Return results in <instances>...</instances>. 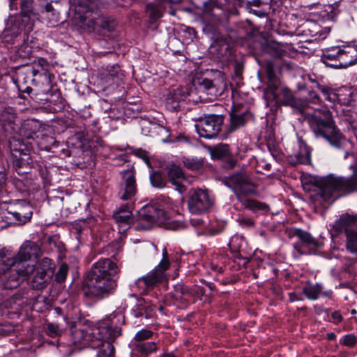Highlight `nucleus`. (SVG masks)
Segmentation results:
<instances>
[{
  "label": "nucleus",
  "instance_id": "1",
  "mask_svg": "<svg viewBox=\"0 0 357 357\" xmlns=\"http://www.w3.org/2000/svg\"><path fill=\"white\" fill-rule=\"evenodd\" d=\"M123 318L121 314H111L96 325L85 324L72 331L74 344L79 347L98 349L97 357H114L112 342L121 335V328L117 325Z\"/></svg>",
  "mask_w": 357,
  "mask_h": 357
},
{
  "label": "nucleus",
  "instance_id": "2",
  "mask_svg": "<svg viewBox=\"0 0 357 357\" xmlns=\"http://www.w3.org/2000/svg\"><path fill=\"white\" fill-rule=\"evenodd\" d=\"M118 272V266L109 258L94 263L84 277L82 286L84 296L103 298L113 294L117 286L114 276Z\"/></svg>",
  "mask_w": 357,
  "mask_h": 357
},
{
  "label": "nucleus",
  "instance_id": "3",
  "mask_svg": "<svg viewBox=\"0 0 357 357\" xmlns=\"http://www.w3.org/2000/svg\"><path fill=\"white\" fill-rule=\"evenodd\" d=\"M350 169L353 173L349 177L330 175L316 180L317 190L311 195L315 205L325 207L324 202L357 190V165H351Z\"/></svg>",
  "mask_w": 357,
  "mask_h": 357
},
{
  "label": "nucleus",
  "instance_id": "4",
  "mask_svg": "<svg viewBox=\"0 0 357 357\" xmlns=\"http://www.w3.org/2000/svg\"><path fill=\"white\" fill-rule=\"evenodd\" d=\"M225 184L231 189L238 201L245 208L254 213L268 211V206L256 199L249 198L257 193V187L250 176L244 172H234L226 176Z\"/></svg>",
  "mask_w": 357,
  "mask_h": 357
},
{
  "label": "nucleus",
  "instance_id": "5",
  "mask_svg": "<svg viewBox=\"0 0 357 357\" xmlns=\"http://www.w3.org/2000/svg\"><path fill=\"white\" fill-rule=\"evenodd\" d=\"M307 121L317 137L324 138L335 147L340 146L342 135L328 109H316L313 114L308 116Z\"/></svg>",
  "mask_w": 357,
  "mask_h": 357
},
{
  "label": "nucleus",
  "instance_id": "6",
  "mask_svg": "<svg viewBox=\"0 0 357 357\" xmlns=\"http://www.w3.org/2000/svg\"><path fill=\"white\" fill-rule=\"evenodd\" d=\"M11 10H20L16 20L23 24L26 31L33 29L34 22L44 13L43 0H10Z\"/></svg>",
  "mask_w": 357,
  "mask_h": 357
},
{
  "label": "nucleus",
  "instance_id": "7",
  "mask_svg": "<svg viewBox=\"0 0 357 357\" xmlns=\"http://www.w3.org/2000/svg\"><path fill=\"white\" fill-rule=\"evenodd\" d=\"M50 66L46 60L40 59L38 62L35 63L31 70L33 76L32 82L38 86H43L44 89L38 91L36 98L40 101H47L52 88V77L53 75L50 72Z\"/></svg>",
  "mask_w": 357,
  "mask_h": 357
},
{
  "label": "nucleus",
  "instance_id": "8",
  "mask_svg": "<svg viewBox=\"0 0 357 357\" xmlns=\"http://www.w3.org/2000/svg\"><path fill=\"white\" fill-rule=\"evenodd\" d=\"M169 255L167 250L164 248L162 250V259L154 270L138 278L136 285L142 293H146L161 283L165 278V271L169 266Z\"/></svg>",
  "mask_w": 357,
  "mask_h": 357
},
{
  "label": "nucleus",
  "instance_id": "9",
  "mask_svg": "<svg viewBox=\"0 0 357 357\" xmlns=\"http://www.w3.org/2000/svg\"><path fill=\"white\" fill-rule=\"evenodd\" d=\"M40 251V247L34 242L27 241L22 244L16 256H14L17 266V271L25 273H32L35 269V262Z\"/></svg>",
  "mask_w": 357,
  "mask_h": 357
},
{
  "label": "nucleus",
  "instance_id": "10",
  "mask_svg": "<svg viewBox=\"0 0 357 357\" xmlns=\"http://www.w3.org/2000/svg\"><path fill=\"white\" fill-rule=\"evenodd\" d=\"M121 181L119 186L118 195L122 200L132 201L137 192L135 169L133 166L120 172Z\"/></svg>",
  "mask_w": 357,
  "mask_h": 357
},
{
  "label": "nucleus",
  "instance_id": "11",
  "mask_svg": "<svg viewBox=\"0 0 357 357\" xmlns=\"http://www.w3.org/2000/svg\"><path fill=\"white\" fill-rule=\"evenodd\" d=\"M224 118L220 115H208L201 118L195 124V129L201 137H215L221 130Z\"/></svg>",
  "mask_w": 357,
  "mask_h": 357
},
{
  "label": "nucleus",
  "instance_id": "12",
  "mask_svg": "<svg viewBox=\"0 0 357 357\" xmlns=\"http://www.w3.org/2000/svg\"><path fill=\"white\" fill-rule=\"evenodd\" d=\"M214 199L207 190H195L188 199V209L191 213L202 214L213 205Z\"/></svg>",
  "mask_w": 357,
  "mask_h": 357
},
{
  "label": "nucleus",
  "instance_id": "13",
  "mask_svg": "<svg viewBox=\"0 0 357 357\" xmlns=\"http://www.w3.org/2000/svg\"><path fill=\"white\" fill-rule=\"evenodd\" d=\"M291 236L297 237L298 242L294 243V248L299 255H310L314 253L320 247V243L309 232L301 229H294L290 231Z\"/></svg>",
  "mask_w": 357,
  "mask_h": 357
},
{
  "label": "nucleus",
  "instance_id": "14",
  "mask_svg": "<svg viewBox=\"0 0 357 357\" xmlns=\"http://www.w3.org/2000/svg\"><path fill=\"white\" fill-rule=\"evenodd\" d=\"M278 106L284 105L291 107L294 110L303 113L307 107V102L303 98H297L289 89L282 88L277 97L274 99Z\"/></svg>",
  "mask_w": 357,
  "mask_h": 357
},
{
  "label": "nucleus",
  "instance_id": "15",
  "mask_svg": "<svg viewBox=\"0 0 357 357\" xmlns=\"http://www.w3.org/2000/svg\"><path fill=\"white\" fill-rule=\"evenodd\" d=\"M348 54L342 49L335 47L324 54L321 60L323 63L333 68H345L353 64L348 60Z\"/></svg>",
  "mask_w": 357,
  "mask_h": 357
},
{
  "label": "nucleus",
  "instance_id": "16",
  "mask_svg": "<svg viewBox=\"0 0 357 357\" xmlns=\"http://www.w3.org/2000/svg\"><path fill=\"white\" fill-rule=\"evenodd\" d=\"M192 91H190L186 86H178L171 89L166 96V107L173 111L179 107L181 102L194 100V99L192 98Z\"/></svg>",
  "mask_w": 357,
  "mask_h": 357
},
{
  "label": "nucleus",
  "instance_id": "17",
  "mask_svg": "<svg viewBox=\"0 0 357 357\" xmlns=\"http://www.w3.org/2000/svg\"><path fill=\"white\" fill-rule=\"evenodd\" d=\"M165 218V213L162 209L154 205H149L142 207L139 211V222L143 225L144 229H149L154 223H160Z\"/></svg>",
  "mask_w": 357,
  "mask_h": 357
},
{
  "label": "nucleus",
  "instance_id": "18",
  "mask_svg": "<svg viewBox=\"0 0 357 357\" xmlns=\"http://www.w3.org/2000/svg\"><path fill=\"white\" fill-rule=\"evenodd\" d=\"M32 213L31 207L29 204L19 203L10 208L7 212H1L0 221L4 220V218L11 219L10 217L6 215L8 214L15 220L16 224L23 225L30 220Z\"/></svg>",
  "mask_w": 357,
  "mask_h": 357
},
{
  "label": "nucleus",
  "instance_id": "19",
  "mask_svg": "<svg viewBox=\"0 0 357 357\" xmlns=\"http://www.w3.org/2000/svg\"><path fill=\"white\" fill-rule=\"evenodd\" d=\"M17 266L15 264L0 276V281L4 289H13L17 288L22 280L21 278L31 274L17 271Z\"/></svg>",
  "mask_w": 357,
  "mask_h": 357
},
{
  "label": "nucleus",
  "instance_id": "20",
  "mask_svg": "<svg viewBox=\"0 0 357 357\" xmlns=\"http://www.w3.org/2000/svg\"><path fill=\"white\" fill-rule=\"evenodd\" d=\"M157 308V306L151 301L139 298L132 311L135 317L150 318L155 314Z\"/></svg>",
  "mask_w": 357,
  "mask_h": 357
},
{
  "label": "nucleus",
  "instance_id": "21",
  "mask_svg": "<svg viewBox=\"0 0 357 357\" xmlns=\"http://www.w3.org/2000/svg\"><path fill=\"white\" fill-rule=\"evenodd\" d=\"M23 31L26 34L30 31H26L23 24L15 19L11 26L6 28L3 32V40L7 43H15L17 38L21 37Z\"/></svg>",
  "mask_w": 357,
  "mask_h": 357
},
{
  "label": "nucleus",
  "instance_id": "22",
  "mask_svg": "<svg viewBox=\"0 0 357 357\" xmlns=\"http://www.w3.org/2000/svg\"><path fill=\"white\" fill-rule=\"evenodd\" d=\"M303 294L309 300H317L319 296L331 298L333 292L331 290L323 291V287L319 283L312 284L307 282L303 287Z\"/></svg>",
  "mask_w": 357,
  "mask_h": 357
},
{
  "label": "nucleus",
  "instance_id": "23",
  "mask_svg": "<svg viewBox=\"0 0 357 357\" xmlns=\"http://www.w3.org/2000/svg\"><path fill=\"white\" fill-rule=\"evenodd\" d=\"M167 176L169 181L176 187V190L183 193L185 191V188L183 184L185 180L184 174L182 169L176 165H170L167 167Z\"/></svg>",
  "mask_w": 357,
  "mask_h": 357
},
{
  "label": "nucleus",
  "instance_id": "24",
  "mask_svg": "<svg viewBox=\"0 0 357 357\" xmlns=\"http://www.w3.org/2000/svg\"><path fill=\"white\" fill-rule=\"evenodd\" d=\"M192 296V292L190 289L183 285L178 284L175 287L174 292L172 294L174 304L178 307L184 308L189 304V299Z\"/></svg>",
  "mask_w": 357,
  "mask_h": 357
},
{
  "label": "nucleus",
  "instance_id": "25",
  "mask_svg": "<svg viewBox=\"0 0 357 357\" xmlns=\"http://www.w3.org/2000/svg\"><path fill=\"white\" fill-rule=\"evenodd\" d=\"M123 74L119 66H112L101 73L102 84L106 86L118 85L122 79Z\"/></svg>",
  "mask_w": 357,
  "mask_h": 357
},
{
  "label": "nucleus",
  "instance_id": "26",
  "mask_svg": "<svg viewBox=\"0 0 357 357\" xmlns=\"http://www.w3.org/2000/svg\"><path fill=\"white\" fill-rule=\"evenodd\" d=\"M157 344L154 342H139L134 344L132 355L146 357L157 351Z\"/></svg>",
  "mask_w": 357,
  "mask_h": 357
},
{
  "label": "nucleus",
  "instance_id": "27",
  "mask_svg": "<svg viewBox=\"0 0 357 357\" xmlns=\"http://www.w3.org/2000/svg\"><path fill=\"white\" fill-rule=\"evenodd\" d=\"M113 217L119 227L120 232H125L133 222L131 211L128 209L117 211L114 213Z\"/></svg>",
  "mask_w": 357,
  "mask_h": 357
},
{
  "label": "nucleus",
  "instance_id": "28",
  "mask_svg": "<svg viewBox=\"0 0 357 357\" xmlns=\"http://www.w3.org/2000/svg\"><path fill=\"white\" fill-rule=\"evenodd\" d=\"M211 50L220 61L224 63L229 60V57L231 54V50L228 43L220 41L216 42L211 47Z\"/></svg>",
  "mask_w": 357,
  "mask_h": 357
},
{
  "label": "nucleus",
  "instance_id": "29",
  "mask_svg": "<svg viewBox=\"0 0 357 357\" xmlns=\"http://www.w3.org/2000/svg\"><path fill=\"white\" fill-rule=\"evenodd\" d=\"M166 3L167 0H159L156 3H150L146 6V12L152 22H155L162 17Z\"/></svg>",
  "mask_w": 357,
  "mask_h": 357
},
{
  "label": "nucleus",
  "instance_id": "30",
  "mask_svg": "<svg viewBox=\"0 0 357 357\" xmlns=\"http://www.w3.org/2000/svg\"><path fill=\"white\" fill-rule=\"evenodd\" d=\"M33 272L34 275L31 281L32 287L38 290L43 289L49 284L52 276L36 269H34Z\"/></svg>",
  "mask_w": 357,
  "mask_h": 357
},
{
  "label": "nucleus",
  "instance_id": "31",
  "mask_svg": "<svg viewBox=\"0 0 357 357\" xmlns=\"http://www.w3.org/2000/svg\"><path fill=\"white\" fill-rule=\"evenodd\" d=\"M357 225V218L354 216L347 215L342 216L339 220H336L334 223V229L337 232L345 231L347 234V229H352L353 227Z\"/></svg>",
  "mask_w": 357,
  "mask_h": 357
},
{
  "label": "nucleus",
  "instance_id": "32",
  "mask_svg": "<svg viewBox=\"0 0 357 357\" xmlns=\"http://www.w3.org/2000/svg\"><path fill=\"white\" fill-rule=\"evenodd\" d=\"M13 163L19 174L24 173L25 171H22V169L30 168L31 164L32 163L29 153H24L19 157L13 158Z\"/></svg>",
  "mask_w": 357,
  "mask_h": 357
},
{
  "label": "nucleus",
  "instance_id": "33",
  "mask_svg": "<svg viewBox=\"0 0 357 357\" xmlns=\"http://www.w3.org/2000/svg\"><path fill=\"white\" fill-rule=\"evenodd\" d=\"M94 26L104 32H112L116 26V22L112 17H100L95 20Z\"/></svg>",
  "mask_w": 357,
  "mask_h": 357
},
{
  "label": "nucleus",
  "instance_id": "34",
  "mask_svg": "<svg viewBox=\"0 0 357 357\" xmlns=\"http://www.w3.org/2000/svg\"><path fill=\"white\" fill-rule=\"evenodd\" d=\"M35 269L53 276L55 264L52 259L48 257H43L35 263Z\"/></svg>",
  "mask_w": 357,
  "mask_h": 357
},
{
  "label": "nucleus",
  "instance_id": "35",
  "mask_svg": "<svg viewBox=\"0 0 357 357\" xmlns=\"http://www.w3.org/2000/svg\"><path fill=\"white\" fill-rule=\"evenodd\" d=\"M16 264L14 256L0 250V276Z\"/></svg>",
  "mask_w": 357,
  "mask_h": 357
},
{
  "label": "nucleus",
  "instance_id": "36",
  "mask_svg": "<svg viewBox=\"0 0 357 357\" xmlns=\"http://www.w3.org/2000/svg\"><path fill=\"white\" fill-rule=\"evenodd\" d=\"M10 149L12 157H19L24 153H29L26 145L20 139L13 138L10 141Z\"/></svg>",
  "mask_w": 357,
  "mask_h": 357
},
{
  "label": "nucleus",
  "instance_id": "37",
  "mask_svg": "<svg viewBox=\"0 0 357 357\" xmlns=\"http://www.w3.org/2000/svg\"><path fill=\"white\" fill-rule=\"evenodd\" d=\"M248 114L246 112L242 113H231L230 114V131L233 132L239 128L243 126L246 121Z\"/></svg>",
  "mask_w": 357,
  "mask_h": 357
},
{
  "label": "nucleus",
  "instance_id": "38",
  "mask_svg": "<svg viewBox=\"0 0 357 357\" xmlns=\"http://www.w3.org/2000/svg\"><path fill=\"white\" fill-rule=\"evenodd\" d=\"M311 151L307 144L303 142L301 143L300 151L296 155V162L299 164L306 165L310 162Z\"/></svg>",
  "mask_w": 357,
  "mask_h": 357
},
{
  "label": "nucleus",
  "instance_id": "39",
  "mask_svg": "<svg viewBox=\"0 0 357 357\" xmlns=\"http://www.w3.org/2000/svg\"><path fill=\"white\" fill-rule=\"evenodd\" d=\"M346 237L347 249L353 254H357V231L347 229Z\"/></svg>",
  "mask_w": 357,
  "mask_h": 357
},
{
  "label": "nucleus",
  "instance_id": "40",
  "mask_svg": "<svg viewBox=\"0 0 357 357\" xmlns=\"http://www.w3.org/2000/svg\"><path fill=\"white\" fill-rule=\"evenodd\" d=\"M26 34L23 35V44L21 45L16 50V56L22 59H29L33 53V47L28 41V38L25 39Z\"/></svg>",
  "mask_w": 357,
  "mask_h": 357
},
{
  "label": "nucleus",
  "instance_id": "41",
  "mask_svg": "<svg viewBox=\"0 0 357 357\" xmlns=\"http://www.w3.org/2000/svg\"><path fill=\"white\" fill-rule=\"evenodd\" d=\"M314 88L319 90L327 100L332 102L337 100V95L332 88L326 85H322L318 82H316Z\"/></svg>",
  "mask_w": 357,
  "mask_h": 357
},
{
  "label": "nucleus",
  "instance_id": "42",
  "mask_svg": "<svg viewBox=\"0 0 357 357\" xmlns=\"http://www.w3.org/2000/svg\"><path fill=\"white\" fill-rule=\"evenodd\" d=\"M44 1V12L47 15V17L49 18L51 26H55L59 22V13L54 9L51 3Z\"/></svg>",
  "mask_w": 357,
  "mask_h": 357
},
{
  "label": "nucleus",
  "instance_id": "43",
  "mask_svg": "<svg viewBox=\"0 0 357 357\" xmlns=\"http://www.w3.org/2000/svg\"><path fill=\"white\" fill-rule=\"evenodd\" d=\"M184 166L190 170H199L204 165V158H185L183 160Z\"/></svg>",
  "mask_w": 357,
  "mask_h": 357
},
{
  "label": "nucleus",
  "instance_id": "44",
  "mask_svg": "<svg viewBox=\"0 0 357 357\" xmlns=\"http://www.w3.org/2000/svg\"><path fill=\"white\" fill-rule=\"evenodd\" d=\"M199 85L200 89L206 91L208 94L211 96L217 95V88L211 79L206 78L202 79L199 82Z\"/></svg>",
  "mask_w": 357,
  "mask_h": 357
},
{
  "label": "nucleus",
  "instance_id": "45",
  "mask_svg": "<svg viewBox=\"0 0 357 357\" xmlns=\"http://www.w3.org/2000/svg\"><path fill=\"white\" fill-rule=\"evenodd\" d=\"M16 114L15 109L12 107L5 108L0 112V121L8 124L13 123L15 121Z\"/></svg>",
  "mask_w": 357,
  "mask_h": 357
},
{
  "label": "nucleus",
  "instance_id": "46",
  "mask_svg": "<svg viewBox=\"0 0 357 357\" xmlns=\"http://www.w3.org/2000/svg\"><path fill=\"white\" fill-rule=\"evenodd\" d=\"M150 181L153 186L162 188L165 186V180L162 174L158 172H153L150 175Z\"/></svg>",
  "mask_w": 357,
  "mask_h": 357
},
{
  "label": "nucleus",
  "instance_id": "47",
  "mask_svg": "<svg viewBox=\"0 0 357 357\" xmlns=\"http://www.w3.org/2000/svg\"><path fill=\"white\" fill-rule=\"evenodd\" d=\"M62 333L63 329L58 324L49 323L47 324L46 333L47 335L54 337L61 335Z\"/></svg>",
  "mask_w": 357,
  "mask_h": 357
},
{
  "label": "nucleus",
  "instance_id": "48",
  "mask_svg": "<svg viewBox=\"0 0 357 357\" xmlns=\"http://www.w3.org/2000/svg\"><path fill=\"white\" fill-rule=\"evenodd\" d=\"M68 273V266L66 263H63L59 267L58 271L55 274V280L59 282L65 281Z\"/></svg>",
  "mask_w": 357,
  "mask_h": 357
},
{
  "label": "nucleus",
  "instance_id": "49",
  "mask_svg": "<svg viewBox=\"0 0 357 357\" xmlns=\"http://www.w3.org/2000/svg\"><path fill=\"white\" fill-rule=\"evenodd\" d=\"M153 333L147 329H142L139 331L135 335L134 340L135 342H145L146 340L151 338Z\"/></svg>",
  "mask_w": 357,
  "mask_h": 357
},
{
  "label": "nucleus",
  "instance_id": "50",
  "mask_svg": "<svg viewBox=\"0 0 357 357\" xmlns=\"http://www.w3.org/2000/svg\"><path fill=\"white\" fill-rule=\"evenodd\" d=\"M213 154L215 156L219 158H222L229 155V148L227 144H223L220 146H218L214 149Z\"/></svg>",
  "mask_w": 357,
  "mask_h": 357
},
{
  "label": "nucleus",
  "instance_id": "51",
  "mask_svg": "<svg viewBox=\"0 0 357 357\" xmlns=\"http://www.w3.org/2000/svg\"><path fill=\"white\" fill-rule=\"evenodd\" d=\"M86 227V223L84 221L75 222L72 226L71 232L75 234L76 238L79 239V236Z\"/></svg>",
  "mask_w": 357,
  "mask_h": 357
},
{
  "label": "nucleus",
  "instance_id": "52",
  "mask_svg": "<svg viewBox=\"0 0 357 357\" xmlns=\"http://www.w3.org/2000/svg\"><path fill=\"white\" fill-rule=\"evenodd\" d=\"M341 343L347 347H354L357 343V337L354 334L345 335L343 337Z\"/></svg>",
  "mask_w": 357,
  "mask_h": 357
},
{
  "label": "nucleus",
  "instance_id": "53",
  "mask_svg": "<svg viewBox=\"0 0 357 357\" xmlns=\"http://www.w3.org/2000/svg\"><path fill=\"white\" fill-rule=\"evenodd\" d=\"M236 221L243 228H250L255 225V222L252 219L245 216H239Z\"/></svg>",
  "mask_w": 357,
  "mask_h": 357
},
{
  "label": "nucleus",
  "instance_id": "54",
  "mask_svg": "<svg viewBox=\"0 0 357 357\" xmlns=\"http://www.w3.org/2000/svg\"><path fill=\"white\" fill-rule=\"evenodd\" d=\"M305 100L307 104L309 102L313 104H319L321 102V98L313 89L308 91L307 98Z\"/></svg>",
  "mask_w": 357,
  "mask_h": 357
},
{
  "label": "nucleus",
  "instance_id": "55",
  "mask_svg": "<svg viewBox=\"0 0 357 357\" xmlns=\"http://www.w3.org/2000/svg\"><path fill=\"white\" fill-rule=\"evenodd\" d=\"M278 89V82L277 81H268L267 91L273 96V100L278 95L277 92Z\"/></svg>",
  "mask_w": 357,
  "mask_h": 357
},
{
  "label": "nucleus",
  "instance_id": "56",
  "mask_svg": "<svg viewBox=\"0 0 357 357\" xmlns=\"http://www.w3.org/2000/svg\"><path fill=\"white\" fill-rule=\"evenodd\" d=\"M331 318H332L331 321L335 324H338L343 319V317L339 311L333 312L331 314Z\"/></svg>",
  "mask_w": 357,
  "mask_h": 357
},
{
  "label": "nucleus",
  "instance_id": "57",
  "mask_svg": "<svg viewBox=\"0 0 357 357\" xmlns=\"http://www.w3.org/2000/svg\"><path fill=\"white\" fill-rule=\"evenodd\" d=\"M192 292V295L199 297L202 296L205 294V290L202 287H195L194 289H190Z\"/></svg>",
  "mask_w": 357,
  "mask_h": 357
},
{
  "label": "nucleus",
  "instance_id": "58",
  "mask_svg": "<svg viewBox=\"0 0 357 357\" xmlns=\"http://www.w3.org/2000/svg\"><path fill=\"white\" fill-rule=\"evenodd\" d=\"M79 3L80 5L84 4L85 6V13L91 12L93 8V3L91 1V0H80Z\"/></svg>",
  "mask_w": 357,
  "mask_h": 357
},
{
  "label": "nucleus",
  "instance_id": "59",
  "mask_svg": "<svg viewBox=\"0 0 357 357\" xmlns=\"http://www.w3.org/2000/svg\"><path fill=\"white\" fill-rule=\"evenodd\" d=\"M289 301L291 302H294L297 301H303V298L301 295L297 294L295 292H290L288 294Z\"/></svg>",
  "mask_w": 357,
  "mask_h": 357
},
{
  "label": "nucleus",
  "instance_id": "60",
  "mask_svg": "<svg viewBox=\"0 0 357 357\" xmlns=\"http://www.w3.org/2000/svg\"><path fill=\"white\" fill-rule=\"evenodd\" d=\"M7 181L6 174L0 171V191L4 189Z\"/></svg>",
  "mask_w": 357,
  "mask_h": 357
},
{
  "label": "nucleus",
  "instance_id": "61",
  "mask_svg": "<svg viewBox=\"0 0 357 357\" xmlns=\"http://www.w3.org/2000/svg\"><path fill=\"white\" fill-rule=\"evenodd\" d=\"M268 81H277L275 74L273 69L268 68L267 70Z\"/></svg>",
  "mask_w": 357,
  "mask_h": 357
},
{
  "label": "nucleus",
  "instance_id": "62",
  "mask_svg": "<svg viewBox=\"0 0 357 357\" xmlns=\"http://www.w3.org/2000/svg\"><path fill=\"white\" fill-rule=\"evenodd\" d=\"M168 228L172 230H178L183 228V225L178 222H172L169 224Z\"/></svg>",
  "mask_w": 357,
  "mask_h": 357
},
{
  "label": "nucleus",
  "instance_id": "63",
  "mask_svg": "<svg viewBox=\"0 0 357 357\" xmlns=\"http://www.w3.org/2000/svg\"><path fill=\"white\" fill-rule=\"evenodd\" d=\"M234 70L236 76L240 75L243 70L242 65L238 62H236L234 65Z\"/></svg>",
  "mask_w": 357,
  "mask_h": 357
},
{
  "label": "nucleus",
  "instance_id": "64",
  "mask_svg": "<svg viewBox=\"0 0 357 357\" xmlns=\"http://www.w3.org/2000/svg\"><path fill=\"white\" fill-rule=\"evenodd\" d=\"M132 208V204H126L125 205L121 206L118 211H121V210L126 211L128 209L131 211Z\"/></svg>",
  "mask_w": 357,
  "mask_h": 357
}]
</instances>
